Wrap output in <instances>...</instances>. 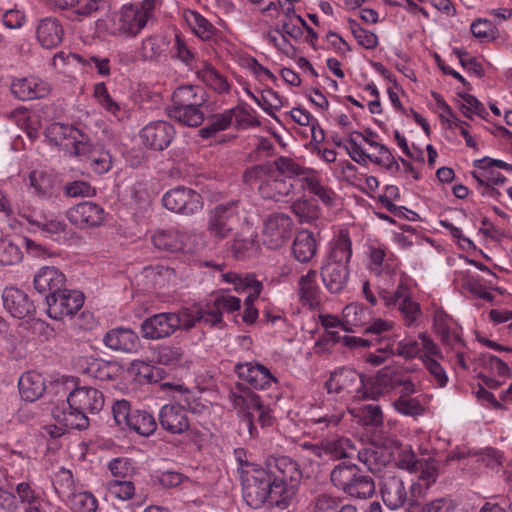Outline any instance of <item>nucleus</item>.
Returning a JSON list of instances; mask_svg holds the SVG:
<instances>
[{
	"label": "nucleus",
	"mask_w": 512,
	"mask_h": 512,
	"mask_svg": "<svg viewBox=\"0 0 512 512\" xmlns=\"http://www.w3.org/2000/svg\"><path fill=\"white\" fill-rule=\"evenodd\" d=\"M233 112V123L236 129H248L251 127H259L261 122L256 116L255 110L245 105H239L231 108Z\"/></svg>",
	"instance_id": "nucleus-58"
},
{
	"label": "nucleus",
	"mask_w": 512,
	"mask_h": 512,
	"mask_svg": "<svg viewBox=\"0 0 512 512\" xmlns=\"http://www.w3.org/2000/svg\"><path fill=\"white\" fill-rule=\"evenodd\" d=\"M400 466L416 474V479L410 486L411 499L417 500L425 497L439 476L437 461L434 459L418 460L413 452L403 453Z\"/></svg>",
	"instance_id": "nucleus-5"
},
{
	"label": "nucleus",
	"mask_w": 512,
	"mask_h": 512,
	"mask_svg": "<svg viewBox=\"0 0 512 512\" xmlns=\"http://www.w3.org/2000/svg\"><path fill=\"white\" fill-rule=\"evenodd\" d=\"M93 96L96 99L97 103L107 112L110 113L118 120H123L127 118V110L124 106L116 102L105 85V83L100 82L95 84Z\"/></svg>",
	"instance_id": "nucleus-40"
},
{
	"label": "nucleus",
	"mask_w": 512,
	"mask_h": 512,
	"mask_svg": "<svg viewBox=\"0 0 512 512\" xmlns=\"http://www.w3.org/2000/svg\"><path fill=\"white\" fill-rule=\"evenodd\" d=\"M104 208L92 201H83L66 212V217L71 225L78 229H92L101 226L105 221Z\"/></svg>",
	"instance_id": "nucleus-14"
},
{
	"label": "nucleus",
	"mask_w": 512,
	"mask_h": 512,
	"mask_svg": "<svg viewBox=\"0 0 512 512\" xmlns=\"http://www.w3.org/2000/svg\"><path fill=\"white\" fill-rule=\"evenodd\" d=\"M370 320V311L363 305L351 303L342 310V329L352 332L354 327H364Z\"/></svg>",
	"instance_id": "nucleus-38"
},
{
	"label": "nucleus",
	"mask_w": 512,
	"mask_h": 512,
	"mask_svg": "<svg viewBox=\"0 0 512 512\" xmlns=\"http://www.w3.org/2000/svg\"><path fill=\"white\" fill-rule=\"evenodd\" d=\"M293 226L292 218L284 213L270 215L264 222L263 243L271 249L283 246L289 240Z\"/></svg>",
	"instance_id": "nucleus-15"
},
{
	"label": "nucleus",
	"mask_w": 512,
	"mask_h": 512,
	"mask_svg": "<svg viewBox=\"0 0 512 512\" xmlns=\"http://www.w3.org/2000/svg\"><path fill=\"white\" fill-rule=\"evenodd\" d=\"M368 381V390L365 393L367 399L372 400L399 388L402 383L401 374L390 368L382 369L374 378L368 377Z\"/></svg>",
	"instance_id": "nucleus-26"
},
{
	"label": "nucleus",
	"mask_w": 512,
	"mask_h": 512,
	"mask_svg": "<svg viewBox=\"0 0 512 512\" xmlns=\"http://www.w3.org/2000/svg\"><path fill=\"white\" fill-rule=\"evenodd\" d=\"M184 18L193 33L202 40H210L213 38L217 29L199 12L188 10L184 13Z\"/></svg>",
	"instance_id": "nucleus-44"
},
{
	"label": "nucleus",
	"mask_w": 512,
	"mask_h": 512,
	"mask_svg": "<svg viewBox=\"0 0 512 512\" xmlns=\"http://www.w3.org/2000/svg\"><path fill=\"white\" fill-rule=\"evenodd\" d=\"M270 165L276 170L277 175L281 178H286L292 181L294 177H301L303 184L305 183V176L311 175L314 171L306 169L293 159L288 157H279Z\"/></svg>",
	"instance_id": "nucleus-42"
},
{
	"label": "nucleus",
	"mask_w": 512,
	"mask_h": 512,
	"mask_svg": "<svg viewBox=\"0 0 512 512\" xmlns=\"http://www.w3.org/2000/svg\"><path fill=\"white\" fill-rule=\"evenodd\" d=\"M70 506L75 512H95L98 502L92 493L80 492L72 495Z\"/></svg>",
	"instance_id": "nucleus-64"
},
{
	"label": "nucleus",
	"mask_w": 512,
	"mask_h": 512,
	"mask_svg": "<svg viewBox=\"0 0 512 512\" xmlns=\"http://www.w3.org/2000/svg\"><path fill=\"white\" fill-rule=\"evenodd\" d=\"M392 329V321L376 318L371 321L369 320L365 328V333L371 335L372 338H370V340L373 341V345H377L390 339Z\"/></svg>",
	"instance_id": "nucleus-56"
},
{
	"label": "nucleus",
	"mask_w": 512,
	"mask_h": 512,
	"mask_svg": "<svg viewBox=\"0 0 512 512\" xmlns=\"http://www.w3.org/2000/svg\"><path fill=\"white\" fill-rule=\"evenodd\" d=\"M30 224L35 225L46 237L57 242H63L67 239V224L58 218L46 219L44 221L28 220Z\"/></svg>",
	"instance_id": "nucleus-46"
},
{
	"label": "nucleus",
	"mask_w": 512,
	"mask_h": 512,
	"mask_svg": "<svg viewBox=\"0 0 512 512\" xmlns=\"http://www.w3.org/2000/svg\"><path fill=\"white\" fill-rule=\"evenodd\" d=\"M2 301L5 310L18 319L31 316L35 311L28 295L16 287H6L2 292Z\"/></svg>",
	"instance_id": "nucleus-24"
},
{
	"label": "nucleus",
	"mask_w": 512,
	"mask_h": 512,
	"mask_svg": "<svg viewBox=\"0 0 512 512\" xmlns=\"http://www.w3.org/2000/svg\"><path fill=\"white\" fill-rule=\"evenodd\" d=\"M162 202L166 209L184 215H193L203 208L201 195L184 186L167 191L162 197Z\"/></svg>",
	"instance_id": "nucleus-12"
},
{
	"label": "nucleus",
	"mask_w": 512,
	"mask_h": 512,
	"mask_svg": "<svg viewBox=\"0 0 512 512\" xmlns=\"http://www.w3.org/2000/svg\"><path fill=\"white\" fill-rule=\"evenodd\" d=\"M368 377L351 368H341L331 373L326 382L329 393L347 392L355 400L367 399Z\"/></svg>",
	"instance_id": "nucleus-8"
},
{
	"label": "nucleus",
	"mask_w": 512,
	"mask_h": 512,
	"mask_svg": "<svg viewBox=\"0 0 512 512\" xmlns=\"http://www.w3.org/2000/svg\"><path fill=\"white\" fill-rule=\"evenodd\" d=\"M155 5L151 0L125 4L116 11L107 23L110 36L119 39H134L154 19Z\"/></svg>",
	"instance_id": "nucleus-1"
},
{
	"label": "nucleus",
	"mask_w": 512,
	"mask_h": 512,
	"mask_svg": "<svg viewBox=\"0 0 512 512\" xmlns=\"http://www.w3.org/2000/svg\"><path fill=\"white\" fill-rule=\"evenodd\" d=\"M66 277L54 266H43L37 270L33 279L34 289L40 293L53 294L65 287Z\"/></svg>",
	"instance_id": "nucleus-25"
},
{
	"label": "nucleus",
	"mask_w": 512,
	"mask_h": 512,
	"mask_svg": "<svg viewBox=\"0 0 512 512\" xmlns=\"http://www.w3.org/2000/svg\"><path fill=\"white\" fill-rule=\"evenodd\" d=\"M239 223V202L230 201L209 211L207 231L210 237L222 240L229 237Z\"/></svg>",
	"instance_id": "nucleus-7"
},
{
	"label": "nucleus",
	"mask_w": 512,
	"mask_h": 512,
	"mask_svg": "<svg viewBox=\"0 0 512 512\" xmlns=\"http://www.w3.org/2000/svg\"><path fill=\"white\" fill-rule=\"evenodd\" d=\"M344 417V412L338 408H325L313 412L306 420V426L310 429L314 428V432H324L335 428L339 425Z\"/></svg>",
	"instance_id": "nucleus-32"
},
{
	"label": "nucleus",
	"mask_w": 512,
	"mask_h": 512,
	"mask_svg": "<svg viewBox=\"0 0 512 512\" xmlns=\"http://www.w3.org/2000/svg\"><path fill=\"white\" fill-rule=\"evenodd\" d=\"M12 95L21 101L46 97L50 93L49 84L36 76L14 77L10 84Z\"/></svg>",
	"instance_id": "nucleus-18"
},
{
	"label": "nucleus",
	"mask_w": 512,
	"mask_h": 512,
	"mask_svg": "<svg viewBox=\"0 0 512 512\" xmlns=\"http://www.w3.org/2000/svg\"><path fill=\"white\" fill-rule=\"evenodd\" d=\"M201 316V323L204 326L214 327L223 324V316L214 298L207 301L204 305H198Z\"/></svg>",
	"instance_id": "nucleus-60"
},
{
	"label": "nucleus",
	"mask_w": 512,
	"mask_h": 512,
	"mask_svg": "<svg viewBox=\"0 0 512 512\" xmlns=\"http://www.w3.org/2000/svg\"><path fill=\"white\" fill-rule=\"evenodd\" d=\"M233 124V112L230 109L216 115L213 121L206 127L200 129V136L204 139L212 137L220 131H224Z\"/></svg>",
	"instance_id": "nucleus-59"
},
{
	"label": "nucleus",
	"mask_w": 512,
	"mask_h": 512,
	"mask_svg": "<svg viewBox=\"0 0 512 512\" xmlns=\"http://www.w3.org/2000/svg\"><path fill=\"white\" fill-rule=\"evenodd\" d=\"M151 241L155 248L174 253L183 250L186 235L176 229L157 230L153 233Z\"/></svg>",
	"instance_id": "nucleus-34"
},
{
	"label": "nucleus",
	"mask_w": 512,
	"mask_h": 512,
	"mask_svg": "<svg viewBox=\"0 0 512 512\" xmlns=\"http://www.w3.org/2000/svg\"><path fill=\"white\" fill-rule=\"evenodd\" d=\"M175 136V129L172 124L158 120L149 122L140 131V138L143 143L154 150L167 148Z\"/></svg>",
	"instance_id": "nucleus-17"
},
{
	"label": "nucleus",
	"mask_w": 512,
	"mask_h": 512,
	"mask_svg": "<svg viewBox=\"0 0 512 512\" xmlns=\"http://www.w3.org/2000/svg\"><path fill=\"white\" fill-rule=\"evenodd\" d=\"M242 181L252 189H257L262 198L274 201L290 196L294 189L293 182L279 177L270 162L247 168Z\"/></svg>",
	"instance_id": "nucleus-2"
},
{
	"label": "nucleus",
	"mask_w": 512,
	"mask_h": 512,
	"mask_svg": "<svg viewBox=\"0 0 512 512\" xmlns=\"http://www.w3.org/2000/svg\"><path fill=\"white\" fill-rule=\"evenodd\" d=\"M234 371L238 378L255 390H268L278 385V378L259 361L237 363Z\"/></svg>",
	"instance_id": "nucleus-13"
},
{
	"label": "nucleus",
	"mask_w": 512,
	"mask_h": 512,
	"mask_svg": "<svg viewBox=\"0 0 512 512\" xmlns=\"http://www.w3.org/2000/svg\"><path fill=\"white\" fill-rule=\"evenodd\" d=\"M393 407L398 413L410 417L421 416L425 411L418 399L406 397L405 395H400L393 402Z\"/></svg>",
	"instance_id": "nucleus-62"
},
{
	"label": "nucleus",
	"mask_w": 512,
	"mask_h": 512,
	"mask_svg": "<svg viewBox=\"0 0 512 512\" xmlns=\"http://www.w3.org/2000/svg\"><path fill=\"white\" fill-rule=\"evenodd\" d=\"M30 186L35 194L43 199L56 197L60 191V185L56 177L44 170H34L29 174Z\"/></svg>",
	"instance_id": "nucleus-31"
},
{
	"label": "nucleus",
	"mask_w": 512,
	"mask_h": 512,
	"mask_svg": "<svg viewBox=\"0 0 512 512\" xmlns=\"http://www.w3.org/2000/svg\"><path fill=\"white\" fill-rule=\"evenodd\" d=\"M243 421L248 427L250 436L256 437L258 435L257 425L261 428L270 427L273 424L274 418L270 410L265 405H262L255 411H251L250 415L244 416Z\"/></svg>",
	"instance_id": "nucleus-53"
},
{
	"label": "nucleus",
	"mask_w": 512,
	"mask_h": 512,
	"mask_svg": "<svg viewBox=\"0 0 512 512\" xmlns=\"http://www.w3.org/2000/svg\"><path fill=\"white\" fill-rule=\"evenodd\" d=\"M23 259L21 247L8 238H0V266H13Z\"/></svg>",
	"instance_id": "nucleus-55"
},
{
	"label": "nucleus",
	"mask_w": 512,
	"mask_h": 512,
	"mask_svg": "<svg viewBox=\"0 0 512 512\" xmlns=\"http://www.w3.org/2000/svg\"><path fill=\"white\" fill-rule=\"evenodd\" d=\"M106 492L110 497L127 501L135 495V485L130 480L111 479L105 484Z\"/></svg>",
	"instance_id": "nucleus-57"
},
{
	"label": "nucleus",
	"mask_w": 512,
	"mask_h": 512,
	"mask_svg": "<svg viewBox=\"0 0 512 512\" xmlns=\"http://www.w3.org/2000/svg\"><path fill=\"white\" fill-rule=\"evenodd\" d=\"M304 188L309 193L317 196L324 204L328 206L334 205L336 194L329 187L323 185L319 178L313 172L311 175L305 176Z\"/></svg>",
	"instance_id": "nucleus-52"
},
{
	"label": "nucleus",
	"mask_w": 512,
	"mask_h": 512,
	"mask_svg": "<svg viewBox=\"0 0 512 512\" xmlns=\"http://www.w3.org/2000/svg\"><path fill=\"white\" fill-rule=\"evenodd\" d=\"M170 42L168 36L160 33L144 37L138 49L140 59L155 64L166 61L170 51Z\"/></svg>",
	"instance_id": "nucleus-21"
},
{
	"label": "nucleus",
	"mask_w": 512,
	"mask_h": 512,
	"mask_svg": "<svg viewBox=\"0 0 512 512\" xmlns=\"http://www.w3.org/2000/svg\"><path fill=\"white\" fill-rule=\"evenodd\" d=\"M380 493L384 504L390 510L402 508L409 500L404 480L395 474L387 473L382 477ZM410 500L413 499L410 497Z\"/></svg>",
	"instance_id": "nucleus-16"
},
{
	"label": "nucleus",
	"mask_w": 512,
	"mask_h": 512,
	"mask_svg": "<svg viewBox=\"0 0 512 512\" xmlns=\"http://www.w3.org/2000/svg\"><path fill=\"white\" fill-rule=\"evenodd\" d=\"M230 399L234 407L245 412L244 416L250 415L251 411H255L264 405L260 396L249 389H239V391L231 392Z\"/></svg>",
	"instance_id": "nucleus-50"
},
{
	"label": "nucleus",
	"mask_w": 512,
	"mask_h": 512,
	"mask_svg": "<svg viewBox=\"0 0 512 512\" xmlns=\"http://www.w3.org/2000/svg\"><path fill=\"white\" fill-rule=\"evenodd\" d=\"M45 136L51 144L76 156L85 155L88 149V144L83 141V134L70 125L52 123L46 128Z\"/></svg>",
	"instance_id": "nucleus-9"
},
{
	"label": "nucleus",
	"mask_w": 512,
	"mask_h": 512,
	"mask_svg": "<svg viewBox=\"0 0 512 512\" xmlns=\"http://www.w3.org/2000/svg\"><path fill=\"white\" fill-rule=\"evenodd\" d=\"M375 488L372 477L359 469L356 477H353L351 483L345 488L344 493L356 499H368L375 493Z\"/></svg>",
	"instance_id": "nucleus-41"
},
{
	"label": "nucleus",
	"mask_w": 512,
	"mask_h": 512,
	"mask_svg": "<svg viewBox=\"0 0 512 512\" xmlns=\"http://www.w3.org/2000/svg\"><path fill=\"white\" fill-rule=\"evenodd\" d=\"M175 313H158L145 319L141 324L144 338L158 340L169 337L177 330Z\"/></svg>",
	"instance_id": "nucleus-22"
},
{
	"label": "nucleus",
	"mask_w": 512,
	"mask_h": 512,
	"mask_svg": "<svg viewBox=\"0 0 512 512\" xmlns=\"http://www.w3.org/2000/svg\"><path fill=\"white\" fill-rule=\"evenodd\" d=\"M322 446L323 463L349 457L350 452L354 450L352 441L345 437L324 439Z\"/></svg>",
	"instance_id": "nucleus-39"
},
{
	"label": "nucleus",
	"mask_w": 512,
	"mask_h": 512,
	"mask_svg": "<svg viewBox=\"0 0 512 512\" xmlns=\"http://www.w3.org/2000/svg\"><path fill=\"white\" fill-rule=\"evenodd\" d=\"M163 388H168L172 392V397L174 399L173 404H180L184 407L185 411H191L193 413L199 412L198 406L199 403L194 395V393L189 390L187 387H184L181 384H173V383H163Z\"/></svg>",
	"instance_id": "nucleus-49"
},
{
	"label": "nucleus",
	"mask_w": 512,
	"mask_h": 512,
	"mask_svg": "<svg viewBox=\"0 0 512 512\" xmlns=\"http://www.w3.org/2000/svg\"><path fill=\"white\" fill-rule=\"evenodd\" d=\"M459 97L461 98L459 109L465 117L470 119L474 115L482 118L486 117L487 111L484 105L475 96L463 93L459 94Z\"/></svg>",
	"instance_id": "nucleus-61"
},
{
	"label": "nucleus",
	"mask_w": 512,
	"mask_h": 512,
	"mask_svg": "<svg viewBox=\"0 0 512 512\" xmlns=\"http://www.w3.org/2000/svg\"><path fill=\"white\" fill-rule=\"evenodd\" d=\"M360 138H362L369 146L376 149L378 152L377 156L368 154V159L371 162L376 163L387 170H392L394 167L399 169V163L396 161L394 155L386 145L365 136L363 133Z\"/></svg>",
	"instance_id": "nucleus-47"
},
{
	"label": "nucleus",
	"mask_w": 512,
	"mask_h": 512,
	"mask_svg": "<svg viewBox=\"0 0 512 512\" xmlns=\"http://www.w3.org/2000/svg\"><path fill=\"white\" fill-rule=\"evenodd\" d=\"M125 427L141 436H150L157 429V422L150 413L136 410L133 411L129 423H127Z\"/></svg>",
	"instance_id": "nucleus-48"
},
{
	"label": "nucleus",
	"mask_w": 512,
	"mask_h": 512,
	"mask_svg": "<svg viewBox=\"0 0 512 512\" xmlns=\"http://www.w3.org/2000/svg\"><path fill=\"white\" fill-rule=\"evenodd\" d=\"M297 295L304 306L316 309L321 303V289L317 282V272L310 269L302 275L297 284Z\"/></svg>",
	"instance_id": "nucleus-30"
},
{
	"label": "nucleus",
	"mask_w": 512,
	"mask_h": 512,
	"mask_svg": "<svg viewBox=\"0 0 512 512\" xmlns=\"http://www.w3.org/2000/svg\"><path fill=\"white\" fill-rule=\"evenodd\" d=\"M240 478L245 503L253 509L261 508L269 498V472L258 464H246Z\"/></svg>",
	"instance_id": "nucleus-4"
},
{
	"label": "nucleus",
	"mask_w": 512,
	"mask_h": 512,
	"mask_svg": "<svg viewBox=\"0 0 512 512\" xmlns=\"http://www.w3.org/2000/svg\"><path fill=\"white\" fill-rule=\"evenodd\" d=\"M368 268L378 278V288H390L399 280L397 260L383 246L370 247Z\"/></svg>",
	"instance_id": "nucleus-10"
},
{
	"label": "nucleus",
	"mask_w": 512,
	"mask_h": 512,
	"mask_svg": "<svg viewBox=\"0 0 512 512\" xmlns=\"http://www.w3.org/2000/svg\"><path fill=\"white\" fill-rule=\"evenodd\" d=\"M317 252V241L313 232L300 230L292 244V254L300 263L310 262Z\"/></svg>",
	"instance_id": "nucleus-33"
},
{
	"label": "nucleus",
	"mask_w": 512,
	"mask_h": 512,
	"mask_svg": "<svg viewBox=\"0 0 512 512\" xmlns=\"http://www.w3.org/2000/svg\"><path fill=\"white\" fill-rule=\"evenodd\" d=\"M173 106H204L207 101L203 88L195 85L178 87L172 95Z\"/></svg>",
	"instance_id": "nucleus-37"
},
{
	"label": "nucleus",
	"mask_w": 512,
	"mask_h": 512,
	"mask_svg": "<svg viewBox=\"0 0 512 512\" xmlns=\"http://www.w3.org/2000/svg\"><path fill=\"white\" fill-rule=\"evenodd\" d=\"M18 387L23 400L34 402L44 393L45 382L41 374L26 372L19 378Z\"/></svg>",
	"instance_id": "nucleus-36"
},
{
	"label": "nucleus",
	"mask_w": 512,
	"mask_h": 512,
	"mask_svg": "<svg viewBox=\"0 0 512 512\" xmlns=\"http://www.w3.org/2000/svg\"><path fill=\"white\" fill-rule=\"evenodd\" d=\"M470 29L473 36L482 42L493 41L496 39L498 34V31L493 23L483 18L474 20Z\"/></svg>",
	"instance_id": "nucleus-63"
},
{
	"label": "nucleus",
	"mask_w": 512,
	"mask_h": 512,
	"mask_svg": "<svg viewBox=\"0 0 512 512\" xmlns=\"http://www.w3.org/2000/svg\"><path fill=\"white\" fill-rule=\"evenodd\" d=\"M349 266L322 263L321 278L325 288L333 294L341 293L349 281Z\"/></svg>",
	"instance_id": "nucleus-29"
},
{
	"label": "nucleus",
	"mask_w": 512,
	"mask_h": 512,
	"mask_svg": "<svg viewBox=\"0 0 512 512\" xmlns=\"http://www.w3.org/2000/svg\"><path fill=\"white\" fill-rule=\"evenodd\" d=\"M160 426L168 433L181 435L189 431L190 419L180 404H165L158 413Z\"/></svg>",
	"instance_id": "nucleus-19"
},
{
	"label": "nucleus",
	"mask_w": 512,
	"mask_h": 512,
	"mask_svg": "<svg viewBox=\"0 0 512 512\" xmlns=\"http://www.w3.org/2000/svg\"><path fill=\"white\" fill-rule=\"evenodd\" d=\"M266 472L273 478L288 481L298 485L302 472L298 463L288 456H270L266 460Z\"/></svg>",
	"instance_id": "nucleus-23"
},
{
	"label": "nucleus",
	"mask_w": 512,
	"mask_h": 512,
	"mask_svg": "<svg viewBox=\"0 0 512 512\" xmlns=\"http://www.w3.org/2000/svg\"><path fill=\"white\" fill-rule=\"evenodd\" d=\"M64 31L55 17H45L36 25V39L45 49L57 47L63 39Z\"/></svg>",
	"instance_id": "nucleus-28"
},
{
	"label": "nucleus",
	"mask_w": 512,
	"mask_h": 512,
	"mask_svg": "<svg viewBox=\"0 0 512 512\" xmlns=\"http://www.w3.org/2000/svg\"><path fill=\"white\" fill-rule=\"evenodd\" d=\"M68 409L63 412V420L71 429L84 430L89 426L87 414H96L104 407V396L94 387L75 388L67 397Z\"/></svg>",
	"instance_id": "nucleus-3"
},
{
	"label": "nucleus",
	"mask_w": 512,
	"mask_h": 512,
	"mask_svg": "<svg viewBox=\"0 0 512 512\" xmlns=\"http://www.w3.org/2000/svg\"><path fill=\"white\" fill-rule=\"evenodd\" d=\"M104 344L114 351L134 353L140 347V340L131 329L115 328L108 331L103 339Z\"/></svg>",
	"instance_id": "nucleus-27"
},
{
	"label": "nucleus",
	"mask_w": 512,
	"mask_h": 512,
	"mask_svg": "<svg viewBox=\"0 0 512 512\" xmlns=\"http://www.w3.org/2000/svg\"><path fill=\"white\" fill-rule=\"evenodd\" d=\"M352 253L350 233L348 229L342 228L335 232L328 242L323 262L349 266Z\"/></svg>",
	"instance_id": "nucleus-20"
},
{
	"label": "nucleus",
	"mask_w": 512,
	"mask_h": 512,
	"mask_svg": "<svg viewBox=\"0 0 512 512\" xmlns=\"http://www.w3.org/2000/svg\"><path fill=\"white\" fill-rule=\"evenodd\" d=\"M359 469L360 468L355 464L340 463L331 471V482L335 487L344 492L345 488H347L353 480V477H356Z\"/></svg>",
	"instance_id": "nucleus-54"
},
{
	"label": "nucleus",
	"mask_w": 512,
	"mask_h": 512,
	"mask_svg": "<svg viewBox=\"0 0 512 512\" xmlns=\"http://www.w3.org/2000/svg\"><path fill=\"white\" fill-rule=\"evenodd\" d=\"M84 299L82 292L64 287L56 293L46 295L47 314L55 320L73 316L83 306Z\"/></svg>",
	"instance_id": "nucleus-11"
},
{
	"label": "nucleus",
	"mask_w": 512,
	"mask_h": 512,
	"mask_svg": "<svg viewBox=\"0 0 512 512\" xmlns=\"http://www.w3.org/2000/svg\"><path fill=\"white\" fill-rule=\"evenodd\" d=\"M269 486L268 501L270 504L280 508H285L289 505L291 499L294 497L298 485L292 484L285 480H280L279 478L270 477Z\"/></svg>",
	"instance_id": "nucleus-35"
},
{
	"label": "nucleus",
	"mask_w": 512,
	"mask_h": 512,
	"mask_svg": "<svg viewBox=\"0 0 512 512\" xmlns=\"http://www.w3.org/2000/svg\"><path fill=\"white\" fill-rule=\"evenodd\" d=\"M379 297L385 306H397L405 325L412 326L421 315L420 305L412 300L408 284L399 277L397 288L391 291L387 287H379Z\"/></svg>",
	"instance_id": "nucleus-6"
},
{
	"label": "nucleus",
	"mask_w": 512,
	"mask_h": 512,
	"mask_svg": "<svg viewBox=\"0 0 512 512\" xmlns=\"http://www.w3.org/2000/svg\"><path fill=\"white\" fill-rule=\"evenodd\" d=\"M168 114L171 118L190 127L201 125L205 117L203 106H172L168 109Z\"/></svg>",
	"instance_id": "nucleus-43"
},
{
	"label": "nucleus",
	"mask_w": 512,
	"mask_h": 512,
	"mask_svg": "<svg viewBox=\"0 0 512 512\" xmlns=\"http://www.w3.org/2000/svg\"><path fill=\"white\" fill-rule=\"evenodd\" d=\"M197 75L202 82L219 93L229 90V84L226 78L210 64H204V66L198 70Z\"/></svg>",
	"instance_id": "nucleus-51"
},
{
	"label": "nucleus",
	"mask_w": 512,
	"mask_h": 512,
	"mask_svg": "<svg viewBox=\"0 0 512 512\" xmlns=\"http://www.w3.org/2000/svg\"><path fill=\"white\" fill-rule=\"evenodd\" d=\"M349 413L358 423L363 426H379L383 422V415L380 407L376 404L350 407Z\"/></svg>",
	"instance_id": "nucleus-45"
}]
</instances>
